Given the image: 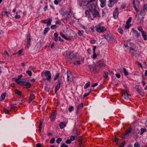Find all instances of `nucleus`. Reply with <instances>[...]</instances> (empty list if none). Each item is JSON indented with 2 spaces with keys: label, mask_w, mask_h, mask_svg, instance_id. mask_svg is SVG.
Listing matches in <instances>:
<instances>
[{
  "label": "nucleus",
  "mask_w": 147,
  "mask_h": 147,
  "mask_svg": "<svg viewBox=\"0 0 147 147\" xmlns=\"http://www.w3.org/2000/svg\"><path fill=\"white\" fill-rule=\"evenodd\" d=\"M60 35L61 37L67 40H70L71 39V38H72L73 37L72 35H71L69 36V37L67 38L64 35L62 32H61L60 33Z\"/></svg>",
  "instance_id": "nucleus-14"
},
{
  "label": "nucleus",
  "mask_w": 147,
  "mask_h": 147,
  "mask_svg": "<svg viewBox=\"0 0 147 147\" xmlns=\"http://www.w3.org/2000/svg\"><path fill=\"white\" fill-rule=\"evenodd\" d=\"M131 128L129 129L127 131L125 132L124 134L121 135V138L123 139L126 138L131 133Z\"/></svg>",
  "instance_id": "nucleus-8"
},
{
  "label": "nucleus",
  "mask_w": 147,
  "mask_h": 147,
  "mask_svg": "<svg viewBox=\"0 0 147 147\" xmlns=\"http://www.w3.org/2000/svg\"><path fill=\"white\" fill-rule=\"evenodd\" d=\"M66 126L65 122H61L59 124V126L61 129L64 128Z\"/></svg>",
  "instance_id": "nucleus-19"
},
{
  "label": "nucleus",
  "mask_w": 147,
  "mask_h": 147,
  "mask_svg": "<svg viewBox=\"0 0 147 147\" xmlns=\"http://www.w3.org/2000/svg\"><path fill=\"white\" fill-rule=\"evenodd\" d=\"M134 7L137 12L139 11V9L137 8L136 5H134Z\"/></svg>",
  "instance_id": "nucleus-64"
},
{
  "label": "nucleus",
  "mask_w": 147,
  "mask_h": 147,
  "mask_svg": "<svg viewBox=\"0 0 147 147\" xmlns=\"http://www.w3.org/2000/svg\"><path fill=\"white\" fill-rule=\"evenodd\" d=\"M61 147H68V146L64 143L62 144L61 145Z\"/></svg>",
  "instance_id": "nucleus-60"
},
{
  "label": "nucleus",
  "mask_w": 147,
  "mask_h": 147,
  "mask_svg": "<svg viewBox=\"0 0 147 147\" xmlns=\"http://www.w3.org/2000/svg\"><path fill=\"white\" fill-rule=\"evenodd\" d=\"M84 33V31L82 30H80L78 31V35L80 36H82Z\"/></svg>",
  "instance_id": "nucleus-42"
},
{
  "label": "nucleus",
  "mask_w": 147,
  "mask_h": 147,
  "mask_svg": "<svg viewBox=\"0 0 147 147\" xmlns=\"http://www.w3.org/2000/svg\"><path fill=\"white\" fill-rule=\"evenodd\" d=\"M67 80L68 81H69V78L71 76V74L70 72L67 71Z\"/></svg>",
  "instance_id": "nucleus-30"
},
{
  "label": "nucleus",
  "mask_w": 147,
  "mask_h": 147,
  "mask_svg": "<svg viewBox=\"0 0 147 147\" xmlns=\"http://www.w3.org/2000/svg\"><path fill=\"white\" fill-rule=\"evenodd\" d=\"M118 15L119 11H118V8H116L113 12V17L114 18H117L118 17Z\"/></svg>",
  "instance_id": "nucleus-15"
},
{
  "label": "nucleus",
  "mask_w": 147,
  "mask_h": 147,
  "mask_svg": "<svg viewBox=\"0 0 147 147\" xmlns=\"http://www.w3.org/2000/svg\"><path fill=\"white\" fill-rule=\"evenodd\" d=\"M80 63V61H74V64L76 65L77 64L79 65Z\"/></svg>",
  "instance_id": "nucleus-56"
},
{
  "label": "nucleus",
  "mask_w": 147,
  "mask_h": 147,
  "mask_svg": "<svg viewBox=\"0 0 147 147\" xmlns=\"http://www.w3.org/2000/svg\"><path fill=\"white\" fill-rule=\"evenodd\" d=\"M129 51L130 52L131 54L133 56H134V55L133 53V51H134V49L131 47L129 49Z\"/></svg>",
  "instance_id": "nucleus-46"
},
{
  "label": "nucleus",
  "mask_w": 147,
  "mask_h": 147,
  "mask_svg": "<svg viewBox=\"0 0 147 147\" xmlns=\"http://www.w3.org/2000/svg\"><path fill=\"white\" fill-rule=\"evenodd\" d=\"M91 13L95 18L100 17V16L98 11L96 9L90 11V16Z\"/></svg>",
  "instance_id": "nucleus-4"
},
{
  "label": "nucleus",
  "mask_w": 147,
  "mask_h": 147,
  "mask_svg": "<svg viewBox=\"0 0 147 147\" xmlns=\"http://www.w3.org/2000/svg\"><path fill=\"white\" fill-rule=\"evenodd\" d=\"M132 31L133 32V33L135 34V36L137 38H138L139 36H140V34L138 33V31L134 30V28L132 29Z\"/></svg>",
  "instance_id": "nucleus-18"
},
{
  "label": "nucleus",
  "mask_w": 147,
  "mask_h": 147,
  "mask_svg": "<svg viewBox=\"0 0 147 147\" xmlns=\"http://www.w3.org/2000/svg\"><path fill=\"white\" fill-rule=\"evenodd\" d=\"M140 130L141 131L140 133V134L141 135L143 134L144 132L146 131V129L145 128H141Z\"/></svg>",
  "instance_id": "nucleus-40"
},
{
  "label": "nucleus",
  "mask_w": 147,
  "mask_h": 147,
  "mask_svg": "<svg viewBox=\"0 0 147 147\" xmlns=\"http://www.w3.org/2000/svg\"><path fill=\"white\" fill-rule=\"evenodd\" d=\"M76 58V56L74 55L73 52H67L66 53L65 58L67 61L70 62L71 61H74Z\"/></svg>",
  "instance_id": "nucleus-2"
},
{
  "label": "nucleus",
  "mask_w": 147,
  "mask_h": 147,
  "mask_svg": "<svg viewBox=\"0 0 147 147\" xmlns=\"http://www.w3.org/2000/svg\"><path fill=\"white\" fill-rule=\"evenodd\" d=\"M15 105H16L15 104L11 105L10 106V108L13 110H16L17 107L14 106Z\"/></svg>",
  "instance_id": "nucleus-31"
},
{
  "label": "nucleus",
  "mask_w": 147,
  "mask_h": 147,
  "mask_svg": "<svg viewBox=\"0 0 147 147\" xmlns=\"http://www.w3.org/2000/svg\"><path fill=\"white\" fill-rule=\"evenodd\" d=\"M23 100H22L21 99L19 98L18 102L20 104H22L23 102Z\"/></svg>",
  "instance_id": "nucleus-63"
},
{
  "label": "nucleus",
  "mask_w": 147,
  "mask_h": 147,
  "mask_svg": "<svg viewBox=\"0 0 147 147\" xmlns=\"http://www.w3.org/2000/svg\"><path fill=\"white\" fill-rule=\"evenodd\" d=\"M89 93H87L85 94L83 96V98H85L89 94Z\"/></svg>",
  "instance_id": "nucleus-62"
},
{
  "label": "nucleus",
  "mask_w": 147,
  "mask_h": 147,
  "mask_svg": "<svg viewBox=\"0 0 147 147\" xmlns=\"http://www.w3.org/2000/svg\"><path fill=\"white\" fill-rule=\"evenodd\" d=\"M16 15L15 16V18L16 19H19L21 17L20 15H18V13L16 12Z\"/></svg>",
  "instance_id": "nucleus-43"
},
{
  "label": "nucleus",
  "mask_w": 147,
  "mask_h": 147,
  "mask_svg": "<svg viewBox=\"0 0 147 147\" xmlns=\"http://www.w3.org/2000/svg\"><path fill=\"white\" fill-rule=\"evenodd\" d=\"M75 138L76 137L75 136H72L71 137L70 140H71V141H74L75 139Z\"/></svg>",
  "instance_id": "nucleus-59"
},
{
  "label": "nucleus",
  "mask_w": 147,
  "mask_h": 147,
  "mask_svg": "<svg viewBox=\"0 0 147 147\" xmlns=\"http://www.w3.org/2000/svg\"><path fill=\"white\" fill-rule=\"evenodd\" d=\"M62 140L61 138H57L56 140V142L58 143L59 144L60 142Z\"/></svg>",
  "instance_id": "nucleus-48"
},
{
  "label": "nucleus",
  "mask_w": 147,
  "mask_h": 147,
  "mask_svg": "<svg viewBox=\"0 0 147 147\" xmlns=\"http://www.w3.org/2000/svg\"><path fill=\"white\" fill-rule=\"evenodd\" d=\"M25 85L26 88H30V87L31 84L29 82H27L26 83Z\"/></svg>",
  "instance_id": "nucleus-35"
},
{
  "label": "nucleus",
  "mask_w": 147,
  "mask_h": 147,
  "mask_svg": "<svg viewBox=\"0 0 147 147\" xmlns=\"http://www.w3.org/2000/svg\"><path fill=\"white\" fill-rule=\"evenodd\" d=\"M12 80L13 81L16 82L18 84H23L26 81L25 79L21 80L17 79L15 78H12Z\"/></svg>",
  "instance_id": "nucleus-6"
},
{
  "label": "nucleus",
  "mask_w": 147,
  "mask_h": 147,
  "mask_svg": "<svg viewBox=\"0 0 147 147\" xmlns=\"http://www.w3.org/2000/svg\"><path fill=\"white\" fill-rule=\"evenodd\" d=\"M74 110V107L72 106H71L69 109L68 110L69 112H71Z\"/></svg>",
  "instance_id": "nucleus-44"
},
{
  "label": "nucleus",
  "mask_w": 147,
  "mask_h": 147,
  "mask_svg": "<svg viewBox=\"0 0 147 147\" xmlns=\"http://www.w3.org/2000/svg\"><path fill=\"white\" fill-rule=\"evenodd\" d=\"M141 33L144 40H147V35L145 32L144 31Z\"/></svg>",
  "instance_id": "nucleus-23"
},
{
  "label": "nucleus",
  "mask_w": 147,
  "mask_h": 147,
  "mask_svg": "<svg viewBox=\"0 0 147 147\" xmlns=\"http://www.w3.org/2000/svg\"><path fill=\"white\" fill-rule=\"evenodd\" d=\"M51 28L53 30L55 29H56L57 28V26L56 25H53L51 26Z\"/></svg>",
  "instance_id": "nucleus-51"
},
{
  "label": "nucleus",
  "mask_w": 147,
  "mask_h": 147,
  "mask_svg": "<svg viewBox=\"0 0 147 147\" xmlns=\"http://www.w3.org/2000/svg\"><path fill=\"white\" fill-rule=\"evenodd\" d=\"M5 93H4L1 95L0 97L1 101L3 100L4 99L5 96Z\"/></svg>",
  "instance_id": "nucleus-29"
},
{
  "label": "nucleus",
  "mask_w": 147,
  "mask_h": 147,
  "mask_svg": "<svg viewBox=\"0 0 147 147\" xmlns=\"http://www.w3.org/2000/svg\"><path fill=\"white\" fill-rule=\"evenodd\" d=\"M129 94L127 90L123 91L122 97L123 99L125 100H128L129 99Z\"/></svg>",
  "instance_id": "nucleus-7"
},
{
  "label": "nucleus",
  "mask_w": 147,
  "mask_h": 147,
  "mask_svg": "<svg viewBox=\"0 0 147 147\" xmlns=\"http://www.w3.org/2000/svg\"><path fill=\"white\" fill-rule=\"evenodd\" d=\"M96 41V40L93 39L90 40V42L92 44H94L95 43Z\"/></svg>",
  "instance_id": "nucleus-61"
},
{
  "label": "nucleus",
  "mask_w": 147,
  "mask_h": 147,
  "mask_svg": "<svg viewBox=\"0 0 147 147\" xmlns=\"http://www.w3.org/2000/svg\"><path fill=\"white\" fill-rule=\"evenodd\" d=\"M104 77L105 78H107L108 76V73L107 72L105 71L104 72Z\"/></svg>",
  "instance_id": "nucleus-50"
},
{
  "label": "nucleus",
  "mask_w": 147,
  "mask_h": 147,
  "mask_svg": "<svg viewBox=\"0 0 147 147\" xmlns=\"http://www.w3.org/2000/svg\"><path fill=\"white\" fill-rule=\"evenodd\" d=\"M55 141V139L54 138H53L50 140V143L51 144H53L54 142Z\"/></svg>",
  "instance_id": "nucleus-53"
},
{
  "label": "nucleus",
  "mask_w": 147,
  "mask_h": 147,
  "mask_svg": "<svg viewBox=\"0 0 147 147\" xmlns=\"http://www.w3.org/2000/svg\"><path fill=\"white\" fill-rule=\"evenodd\" d=\"M138 30L139 31L141 32V33L144 31L142 27L141 26H139L138 28Z\"/></svg>",
  "instance_id": "nucleus-41"
},
{
  "label": "nucleus",
  "mask_w": 147,
  "mask_h": 147,
  "mask_svg": "<svg viewBox=\"0 0 147 147\" xmlns=\"http://www.w3.org/2000/svg\"><path fill=\"white\" fill-rule=\"evenodd\" d=\"M135 89L136 91L140 94H141L142 89H140L139 87L138 86H136L135 87Z\"/></svg>",
  "instance_id": "nucleus-20"
},
{
  "label": "nucleus",
  "mask_w": 147,
  "mask_h": 147,
  "mask_svg": "<svg viewBox=\"0 0 147 147\" xmlns=\"http://www.w3.org/2000/svg\"><path fill=\"white\" fill-rule=\"evenodd\" d=\"M45 75L47 77V79L49 81H50L51 80V73L49 71H46L45 73Z\"/></svg>",
  "instance_id": "nucleus-12"
},
{
  "label": "nucleus",
  "mask_w": 147,
  "mask_h": 147,
  "mask_svg": "<svg viewBox=\"0 0 147 147\" xmlns=\"http://www.w3.org/2000/svg\"><path fill=\"white\" fill-rule=\"evenodd\" d=\"M10 13L9 11H4L2 13V15L3 16H6V17H8V15Z\"/></svg>",
  "instance_id": "nucleus-22"
},
{
  "label": "nucleus",
  "mask_w": 147,
  "mask_h": 147,
  "mask_svg": "<svg viewBox=\"0 0 147 147\" xmlns=\"http://www.w3.org/2000/svg\"><path fill=\"white\" fill-rule=\"evenodd\" d=\"M143 8L145 10L147 11V4H144L143 6Z\"/></svg>",
  "instance_id": "nucleus-52"
},
{
  "label": "nucleus",
  "mask_w": 147,
  "mask_h": 147,
  "mask_svg": "<svg viewBox=\"0 0 147 147\" xmlns=\"http://www.w3.org/2000/svg\"><path fill=\"white\" fill-rule=\"evenodd\" d=\"M47 26H49L51 24V22L52 21V20L50 18H48L47 19Z\"/></svg>",
  "instance_id": "nucleus-27"
},
{
  "label": "nucleus",
  "mask_w": 147,
  "mask_h": 147,
  "mask_svg": "<svg viewBox=\"0 0 147 147\" xmlns=\"http://www.w3.org/2000/svg\"><path fill=\"white\" fill-rule=\"evenodd\" d=\"M118 32L121 34H122L123 33V30L121 28L118 29Z\"/></svg>",
  "instance_id": "nucleus-45"
},
{
  "label": "nucleus",
  "mask_w": 147,
  "mask_h": 147,
  "mask_svg": "<svg viewBox=\"0 0 147 147\" xmlns=\"http://www.w3.org/2000/svg\"><path fill=\"white\" fill-rule=\"evenodd\" d=\"M31 35L29 33L27 35L26 39L27 41V47L28 48L30 46V42L31 40Z\"/></svg>",
  "instance_id": "nucleus-11"
},
{
  "label": "nucleus",
  "mask_w": 147,
  "mask_h": 147,
  "mask_svg": "<svg viewBox=\"0 0 147 147\" xmlns=\"http://www.w3.org/2000/svg\"><path fill=\"white\" fill-rule=\"evenodd\" d=\"M90 82H88L84 86V88L86 89L88 88L90 86Z\"/></svg>",
  "instance_id": "nucleus-32"
},
{
  "label": "nucleus",
  "mask_w": 147,
  "mask_h": 147,
  "mask_svg": "<svg viewBox=\"0 0 147 147\" xmlns=\"http://www.w3.org/2000/svg\"><path fill=\"white\" fill-rule=\"evenodd\" d=\"M97 0H89V3L88 5L89 9L85 11V16L89 18H90L93 20L92 17L90 16V11L96 9V8Z\"/></svg>",
  "instance_id": "nucleus-1"
},
{
  "label": "nucleus",
  "mask_w": 147,
  "mask_h": 147,
  "mask_svg": "<svg viewBox=\"0 0 147 147\" xmlns=\"http://www.w3.org/2000/svg\"><path fill=\"white\" fill-rule=\"evenodd\" d=\"M71 140L70 139H68L65 141V143L67 144H70L71 143Z\"/></svg>",
  "instance_id": "nucleus-54"
},
{
  "label": "nucleus",
  "mask_w": 147,
  "mask_h": 147,
  "mask_svg": "<svg viewBox=\"0 0 147 147\" xmlns=\"http://www.w3.org/2000/svg\"><path fill=\"white\" fill-rule=\"evenodd\" d=\"M61 82L62 81L61 80H58L57 81V84L56 86L55 89V92H56L60 89Z\"/></svg>",
  "instance_id": "nucleus-13"
},
{
  "label": "nucleus",
  "mask_w": 147,
  "mask_h": 147,
  "mask_svg": "<svg viewBox=\"0 0 147 147\" xmlns=\"http://www.w3.org/2000/svg\"><path fill=\"white\" fill-rule=\"evenodd\" d=\"M89 0L87 1H79V4L80 6L83 7V6H86L89 4Z\"/></svg>",
  "instance_id": "nucleus-10"
},
{
  "label": "nucleus",
  "mask_w": 147,
  "mask_h": 147,
  "mask_svg": "<svg viewBox=\"0 0 147 147\" xmlns=\"http://www.w3.org/2000/svg\"><path fill=\"white\" fill-rule=\"evenodd\" d=\"M101 3L100 6L101 7H104L105 5V0H100Z\"/></svg>",
  "instance_id": "nucleus-24"
},
{
  "label": "nucleus",
  "mask_w": 147,
  "mask_h": 147,
  "mask_svg": "<svg viewBox=\"0 0 147 147\" xmlns=\"http://www.w3.org/2000/svg\"><path fill=\"white\" fill-rule=\"evenodd\" d=\"M102 36L104 37L107 40L110 41V42H113L115 41L113 37V36L111 34H109L107 35L104 34L102 35Z\"/></svg>",
  "instance_id": "nucleus-3"
},
{
  "label": "nucleus",
  "mask_w": 147,
  "mask_h": 147,
  "mask_svg": "<svg viewBox=\"0 0 147 147\" xmlns=\"http://www.w3.org/2000/svg\"><path fill=\"white\" fill-rule=\"evenodd\" d=\"M3 111L4 112V113L6 114H9V111L6 109H3Z\"/></svg>",
  "instance_id": "nucleus-36"
},
{
  "label": "nucleus",
  "mask_w": 147,
  "mask_h": 147,
  "mask_svg": "<svg viewBox=\"0 0 147 147\" xmlns=\"http://www.w3.org/2000/svg\"><path fill=\"white\" fill-rule=\"evenodd\" d=\"M14 91L15 93L17 94L18 96H20L22 94L21 92L20 91L18 90V89H16L14 90Z\"/></svg>",
  "instance_id": "nucleus-28"
},
{
  "label": "nucleus",
  "mask_w": 147,
  "mask_h": 147,
  "mask_svg": "<svg viewBox=\"0 0 147 147\" xmlns=\"http://www.w3.org/2000/svg\"><path fill=\"white\" fill-rule=\"evenodd\" d=\"M130 26V25H129V24H127L126 23V24L125 26V28L126 29H128L129 28Z\"/></svg>",
  "instance_id": "nucleus-58"
},
{
  "label": "nucleus",
  "mask_w": 147,
  "mask_h": 147,
  "mask_svg": "<svg viewBox=\"0 0 147 147\" xmlns=\"http://www.w3.org/2000/svg\"><path fill=\"white\" fill-rule=\"evenodd\" d=\"M140 14L141 16H142V18H143L144 16L145 15V10H144V9L143 7V9H142L141 11Z\"/></svg>",
  "instance_id": "nucleus-25"
},
{
  "label": "nucleus",
  "mask_w": 147,
  "mask_h": 147,
  "mask_svg": "<svg viewBox=\"0 0 147 147\" xmlns=\"http://www.w3.org/2000/svg\"><path fill=\"white\" fill-rule=\"evenodd\" d=\"M35 98V97L34 94H33V93H30V96L29 98V103H30Z\"/></svg>",
  "instance_id": "nucleus-16"
},
{
  "label": "nucleus",
  "mask_w": 147,
  "mask_h": 147,
  "mask_svg": "<svg viewBox=\"0 0 147 147\" xmlns=\"http://www.w3.org/2000/svg\"><path fill=\"white\" fill-rule=\"evenodd\" d=\"M26 73L28 74L30 76H32V73L31 71H27Z\"/></svg>",
  "instance_id": "nucleus-49"
},
{
  "label": "nucleus",
  "mask_w": 147,
  "mask_h": 147,
  "mask_svg": "<svg viewBox=\"0 0 147 147\" xmlns=\"http://www.w3.org/2000/svg\"><path fill=\"white\" fill-rule=\"evenodd\" d=\"M114 142L116 143V144H117L119 141V139L115 138L114 139Z\"/></svg>",
  "instance_id": "nucleus-57"
},
{
  "label": "nucleus",
  "mask_w": 147,
  "mask_h": 147,
  "mask_svg": "<svg viewBox=\"0 0 147 147\" xmlns=\"http://www.w3.org/2000/svg\"><path fill=\"white\" fill-rule=\"evenodd\" d=\"M126 6L125 3H123L122 4L121 6V9H125Z\"/></svg>",
  "instance_id": "nucleus-55"
},
{
  "label": "nucleus",
  "mask_w": 147,
  "mask_h": 147,
  "mask_svg": "<svg viewBox=\"0 0 147 147\" xmlns=\"http://www.w3.org/2000/svg\"><path fill=\"white\" fill-rule=\"evenodd\" d=\"M83 107V104L82 103H81L77 107V109L78 110L80 108L82 107Z\"/></svg>",
  "instance_id": "nucleus-34"
},
{
  "label": "nucleus",
  "mask_w": 147,
  "mask_h": 147,
  "mask_svg": "<svg viewBox=\"0 0 147 147\" xmlns=\"http://www.w3.org/2000/svg\"><path fill=\"white\" fill-rule=\"evenodd\" d=\"M90 69L92 73H94L96 71V67L95 66H90Z\"/></svg>",
  "instance_id": "nucleus-21"
},
{
  "label": "nucleus",
  "mask_w": 147,
  "mask_h": 147,
  "mask_svg": "<svg viewBox=\"0 0 147 147\" xmlns=\"http://www.w3.org/2000/svg\"><path fill=\"white\" fill-rule=\"evenodd\" d=\"M56 116V113L55 111L53 112L51 114V120L52 121H53L55 119Z\"/></svg>",
  "instance_id": "nucleus-17"
},
{
  "label": "nucleus",
  "mask_w": 147,
  "mask_h": 147,
  "mask_svg": "<svg viewBox=\"0 0 147 147\" xmlns=\"http://www.w3.org/2000/svg\"><path fill=\"white\" fill-rule=\"evenodd\" d=\"M131 17H129L127 21L126 22V23L127 24H129L131 23Z\"/></svg>",
  "instance_id": "nucleus-39"
},
{
  "label": "nucleus",
  "mask_w": 147,
  "mask_h": 147,
  "mask_svg": "<svg viewBox=\"0 0 147 147\" xmlns=\"http://www.w3.org/2000/svg\"><path fill=\"white\" fill-rule=\"evenodd\" d=\"M49 30V28H45L44 30V33L45 34H46L47 33L48 31Z\"/></svg>",
  "instance_id": "nucleus-37"
},
{
  "label": "nucleus",
  "mask_w": 147,
  "mask_h": 147,
  "mask_svg": "<svg viewBox=\"0 0 147 147\" xmlns=\"http://www.w3.org/2000/svg\"><path fill=\"white\" fill-rule=\"evenodd\" d=\"M59 76V73H56L55 76V77L54 78V81L56 80L58 78Z\"/></svg>",
  "instance_id": "nucleus-33"
},
{
  "label": "nucleus",
  "mask_w": 147,
  "mask_h": 147,
  "mask_svg": "<svg viewBox=\"0 0 147 147\" xmlns=\"http://www.w3.org/2000/svg\"><path fill=\"white\" fill-rule=\"evenodd\" d=\"M134 147H140V146L138 142H136L134 144Z\"/></svg>",
  "instance_id": "nucleus-47"
},
{
  "label": "nucleus",
  "mask_w": 147,
  "mask_h": 147,
  "mask_svg": "<svg viewBox=\"0 0 147 147\" xmlns=\"http://www.w3.org/2000/svg\"><path fill=\"white\" fill-rule=\"evenodd\" d=\"M123 70L124 75L125 76H127L128 75V72L126 69L125 68H124L123 69Z\"/></svg>",
  "instance_id": "nucleus-38"
},
{
  "label": "nucleus",
  "mask_w": 147,
  "mask_h": 147,
  "mask_svg": "<svg viewBox=\"0 0 147 147\" xmlns=\"http://www.w3.org/2000/svg\"><path fill=\"white\" fill-rule=\"evenodd\" d=\"M96 31L98 32H102L106 30V29L104 27L100 26H96Z\"/></svg>",
  "instance_id": "nucleus-9"
},
{
  "label": "nucleus",
  "mask_w": 147,
  "mask_h": 147,
  "mask_svg": "<svg viewBox=\"0 0 147 147\" xmlns=\"http://www.w3.org/2000/svg\"><path fill=\"white\" fill-rule=\"evenodd\" d=\"M98 67L100 69H102L106 66L105 62L104 61H100L97 63Z\"/></svg>",
  "instance_id": "nucleus-5"
},
{
  "label": "nucleus",
  "mask_w": 147,
  "mask_h": 147,
  "mask_svg": "<svg viewBox=\"0 0 147 147\" xmlns=\"http://www.w3.org/2000/svg\"><path fill=\"white\" fill-rule=\"evenodd\" d=\"M115 3V2H114L111 1V0H109L108 3V6L109 7H112L114 5Z\"/></svg>",
  "instance_id": "nucleus-26"
}]
</instances>
